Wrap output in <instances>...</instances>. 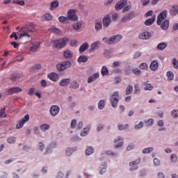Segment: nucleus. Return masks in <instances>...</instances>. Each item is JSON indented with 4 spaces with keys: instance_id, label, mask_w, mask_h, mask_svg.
Listing matches in <instances>:
<instances>
[{
    "instance_id": "f257e3e1",
    "label": "nucleus",
    "mask_w": 178,
    "mask_h": 178,
    "mask_svg": "<svg viewBox=\"0 0 178 178\" xmlns=\"http://www.w3.org/2000/svg\"><path fill=\"white\" fill-rule=\"evenodd\" d=\"M168 17V10H163L157 16L156 24L158 26H161L162 30H168L169 29V19H166Z\"/></svg>"
},
{
    "instance_id": "f03ea898",
    "label": "nucleus",
    "mask_w": 178,
    "mask_h": 178,
    "mask_svg": "<svg viewBox=\"0 0 178 178\" xmlns=\"http://www.w3.org/2000/svg\"><path fill=\"white\" fill-rule=\"evenodd\" d=\"M122 38H123V36H122V35H116L110 37L108 39L106 38H104L102 39V41H104L105 44H108V45H111V44H115V42H119V41H120Z\"/></svg>"
},
{
    "instance_id": "7ed1b4c3",
    "label": "nucleus",
    "mask_w": 178,
    "mask_h": 178,
    "mask_svg": "<svg viewBox=\"0 0 178 178\" xmlns=\"http://www.w3.org/2000/svg\"><path fill=\"white\" fill-rule=\"evenodd\" d=\"M69 42V39L67 38H63L61 39L54 41V47L60 49L66 47V44Z\"/></svg>"
},
{
    "instance_id": "20e7f679",
    "label": "nucleus",
    "mask_w": 178,
    "mask_h": 178,
    "mask_svg": "<svg viewBox=\"0 0 178 178\" xmlns=\"http://www.w3.org/2000/svg\"><path fill=\"white\" fill-rule=\"evenodd\" d=\"M111 103L113 108H116L119 103V92H115L111 97Z\"/></svg>"
},
{
    "instance_id": "39448f33",
    "label": "nucleus",
    "mask_w": 178,
    "mask_h": 178,
    "mask_svg": "<svg viewBox=\"0 0 178 178\" xmlns=\"http://www.w3.org/2000/svg\"><path fill=\"white\" fill-rule=\"evenodd\" d=\"M72 66V63L70 61H63L60 64L57 65V69L59 72H63L66 69H69Z\"/></svg>"
},
{
    "instance_id": "423d86ee",
    "label": "nucleus",
    "mask_w": 178,
    "mask_h": 178,
    "mask_svg": "<svg viewBox=\"0 0 178 178\" xmlns=\"http://www.w3.org/2000/svg\"><path fill=\"white\" fill-rule=\"evenodd\" d=\"M17 34L19 35V38H23V37L30 38V34H29L27 29L24 28V26L22 27Z\"/></svg>"
},
{
    "instance_id": "0eeeda50",
    "label": "nucleus",
    "mask_w": 178,
    "mask_h": 178,
    "mask_svg": "<svg viewBox=\"0 0 178 178\" xmlns=\"http://www.w3.org/2000/svg\"><path fill=\"white\" fill-rule=\"evenodd\" d=\"M30 120V116L29 114H26L22 120H20L18 123L16 124V129H22L24 126L26 122H29Z\"/></svg>"
},
{
    "instance_id": "6e6552de",
    "label": "nucleus",
    "mask_w": 178,
    "mask_h": 178,
    "mask_svg": "<svg viewBox=\"0 0 178 178\" xmlns=\"http://www.w3.org/2000/svg\"><path fill=\"white\" fill-rule=\"evenodd\" d=\"M67 17L70 20H72L73 22H77L79 20V17L76 15V11L74 10H70L67 12Z\"/></svg>"
},
{
    "instance_id": "1a4fd4ad",
    "label": "nucleus",
    "mask_w": 178,
    "mask_h": 178,
    "mask_svg": "<svg viewBox=\"0 0 178 178\" xmlns=\"http://www.w3.org/2000/svg\"><path fill=\"white\" fill-rule=\"evenodd\" d=\"M60 108L57 105H54L50 107L49 112L51 116H56L59 113Z\"/></svg>"
},
{
    "instance_id": "9d476101",
    "label": "nucleus",
    "mask_w": 178,
    "mask_h": 178,
    "mask_svg": "<svg viewBox=\"0 0 178 178\" xmlns=\"http://www.w3.org/2000/svg\"><path fill=\"white\" fill-rule=\"evenodd\" d=\"M126 5H127V0H120L116 3L115 8L116 10H120L121 9H123Z\"/></svg>"
},
{
    "instance_id": "9b49d317",
    "label": "nucleus",
    "mask_w": 178,
    "mask_h": 178,
    "mask_svg": "<svg viewBox=\"0 0 178 178\" xmlns=\"http://www.w3.org/2000/svg\"><path fill=\"white\" fill-rule=\"evenodd\" d=\"M23 90H22L19 87H13L8 90V94L10 95H13V94H17V92H22Z\"/></svg>"
},
{
    "instance_id": "f8f14e48",
    "label": "nucleus",
    "mask_w": 178,
    "mask_h": 178,
    "mask_svg": "<svg viewBox=\"0 0 178 178\" xmlns=\"http://www.w3.org/2000/svg\"><path fill=\"white\" fill-rule=\"evenodd\" d=\"M101 47V41H96L91 44L90 51H97Z\"/></svg>"
},
{
    "instance_id": "ddd939ff",
    "label": "nucleus",
    "mask_w": 178,
    "mask_h": 178,
    "mask_svg": "<svg viewBox=\"0 0 178 178\" xmlns=\"http://www.w3.org/2000/svg\"><path fill=\"white\" fill-rule=\"evenodd\" d=\"M54 19V16L51 13H45L42 16V20L43 22H51Z\"/></svg>"
},
{
    "instance_id": "4468645a",
    "label": "nucleus",
    "mask_w": 178,
    "mask_h": 178,
    "mask_svg": "<svg viewBox=\"0 0 178 178\" xmlns=\"http://www.w3.org/2000/svg\"><path fill=\"white\" fill-rule=\"evenodd\" d=\"M140 40H149L151 38V33L149 32H143L142 33H140L138 35Z\"/></svg>"
},
{
    "instance_id": "2eb2a0df",
    "label": "nucleus",
    "mask_w": 178,
    "mask_h": 178,
    "mask_svg": "<svg viewBox=\"0 0 178 178\" xmlns=\"http://www.w3.org/2000/svg\"><path fill=\"white\" fill-rule=\"evenodd\" d=\"M47 77L49 79V80H51V81H58V80H59V76L55 72L49 74Z\"/></svg>"
},
{
    "instance_id": "dca6fc26",
    "label": "nucleus",
    "mask_w": 178,
    "mask_h": 178,
    "mask_svg": "<svg viewBox=\"0 0 178 178\" xmlns=\"http://www.w3.org/2000/svg\"><path fill=\"white\" fill-rule=\"evenodd\" d=\"M70 81H72L70 79H63L60 81L59 86L60 87H67L70 84Z\"/></svg>"
},
{
    "instance_id": "f3484780",
    "label": "nucleus",
    "mask_w": 178,
    "mask_h": 178,
    "mask_svg": "<svg viewBox=\"0 0 178 178\" xmlns=\"http://www.w3.org/2000/svg\"><path fill=\"white\" fill-rule=\"evenodd\" d=\"M138 163H140V160L129 163V166H131L130 168L131 172H133V170H137V169L138 168L137 165H138Z\"/></svg>"
},
{
    "instance_id": "a211bd4d",
    "label": "nucleus",
    "mask_w": 178,
    "mask_h": 178,
    "mask_svg": "<svg viewBox=\"0 0 178 178\" xmlns=\"http://www.w3.org/2000/svg\"><path fill=\"white\" fill-rule=\"evenodd\" d=\"M142 86L144 87L145 91H152L154 90V86L149 83L148 81L144 82Z\"/></svg>"
},
{
    "instance_id": "6ab92c4d",
    "label": "nucleus",
    "mask_w": 178,
    "mask_h": 178,
    "mask_svg": "<svg viewBox=\"0 0 178 178\" xmlns=\"http://www.w3.org/2000/svg\"><path fill=\"white\" fill-rule=\"evenodd\" d=\"M111 17L109 15L104 17L102 20L103 26H104V27H108L109 24H111Z\"/></svg>"
},
{
    "instance_id": "aec40b11",
    "label": "nucleus",
    "mask_w": 178,
    "mask_h": 178,
    "mask_svg": "<svg viewBox=\"0 0 178 178\" xmlns=\"http://www.w3.org/2000/svg\"><path fill=\"white\" fill-rule=\"evenodd\" d=\"M24 28L26 29L29 33H34V31H35V29L34 28V24H28L24 26Z\"/></svg>"
},
{
    "instance_id": "412c9836",
    "label": "nucleus",
    "mask_w": 178,
    "mask_h": 178,
    "mask_svg": "<svg viewBox=\"0 0 178 178\" xmlns=\"http://www.w3.org/2000/svg\"><path fill=\"white\" fill-rule=\"evenodd\" d=\"M99 78V73H95L92 75H91L88 79V83H92V81H95L97 79Z\"/></svg>"
},
{
    "instance_id": "4be33fe9",
    "label": "nucleus",
    "mask_w": 178,
    "mask_h": 178,
    "mask_svg": "<svg viewBox=\"0 0 178 178\" xmlns=\"http://www.w3.org/2000/svg\"><path fill=\"white\" fill-rule=\"evenodd\" d=\"M156 19V15H153L152 17V18L147 19L145 22V26H151L152 24H154V22H155Z\"/></svg>"
},
{
    "instance_id": "5701e85b",
    "label": "nucleus",
    "mask_w": 178,
    "mask_h": 178,
    "mask_svg": "<svg viewBox=\"0 0 178 178\" xmlns=\"http://www.w3.org/2000/svg\"><path fill=\"white\" fill-rule=\"evenodd\" d=\"M59 6V1H54L50 3L49 10L54 11Z\"/></svg>"
},
{
    "instance_id": "b1692460",
    "label": "nucleus",
    "mask_w": 178,
    "mask_h": 178,
    "mask_svg": "<svg viewBox=\"0 0 178 178\" xmlns=\"http://www.w3.org/2000/svg\"><path fill=\"white\" fill-rule=\"evenodd\" d=\"M158 66H159V64H158V61H156V60H153L150 63V69L153 72H155V70H156V69H158Z\"/></svg>"
},
{
    "instance_id": "393cba45",
    "label": "nucleus",
    "mask_w": 178,
    "mask_h": 178,
    "mask_svg": "<svg viewBox=\"0 0 178 178\" xmlns=\"http://www.w3.org/2000/svg\"><path fill=\"white\" fill-rule=\"evenodd\" d=\"M40 48V42H35L33 43L32 47H31V52H35Z\"/></svg>"
},
{
    "instance_id": "a878e982",
    "label": "nucleus",
    "mask_w": 178,
    "mask_h": 178,
    "mask_svg": "<svg viewBox=\"0 0 178 178\" xmlns=\"http://www.w3.org/2000/svg\"><path fill=\"white\" fill-rule=\"evenodd\" d=\"M170 13L171 16H176V15H177V13H178L177 6H172L170 11Z\"/></svg>"
},
{
    "instance_id": "bb28decb",
    "label": "nucleus",
    "mask_w": 178,
    "mask_h": 178,
    "mask_svg": "<svg viewBox=\"0 0 178 178\" xmlns=\"http://www.w3.org/2000/svg\"><path fill=\"white\" fill-rule=\"evenodd\" d=\"M63 56L64 58H66V59H70L72 56H73V52H72L70 50H66L64 51Z\"/></svg>"
},
{
    "instance_id": "cd10ccee",
    "label": "nucleus",
    "mask_w": 178,
    "mask_h": 178,
    "mask_svg": "<svg viewBox=\"0 0 178 178\" xmlns=\"http://www.w3.org/2000/svg\"><path fill=\"white\" fill-rule=\"evenodd\" d=\"M88 43L85 42L83 44L81 45L79 47V52H85V51H87L88 49Z\"/></svg>"
},
{
    "instance_id": "c85d7f7f",
    "label": "nucleus",
    "mask_w": 178,
    "mask_h": 178,
    "mask_svg": "<svg viewBox=\"0 0 178 178\" xmlns=\"http://www.w3.org/2000/svg\"><path fill=\"white\" fill-rule=\"evenodd\" d=\"M88 60V57L82 55L78 58V62L79 63H86Z\"/></svg>"
},
{
    "instance_id": "c756f323",
    "label": "nucleus",
    "mask_w": 178,
    "mask_h": 178,
    "mask_svg": "<svg viewBox=\"0 0 178 178\" xmlns=\"http://www.w3.org/2000/svg\"><path fill=\"white\" fill-rule=\"evenodd\" d=\"M54 148H56V143L55 142L51 143L50 145L47 148L45 155L49 152V151L54 149Z\"/></svg>"
},
{
    "instance_id": "7c9ffc66",
    "label": "nucleus",
    "mask_w": 178,
    "mask_h": 178,
    "mask_svg": "<svg viewBox=\"0 0 178 178\" xmlns=\"http://www.w3.org/2000/svg\"><path fill=\"white\" fill-rule=\"evenodd\" d=\"M166 76H167V79H168V80H169V81H172V80H173V79H175V74H173V72H172V71L167 72Z\"/></svg>"
},
{
    "instance_id": "2f4dec72",
    "label": "nucleus",
    "mask_w": 178,
    "mask_h": 178,
    "mask_svg": "<svg viewBox=\"0 0 178 178\" xmlns=\"http://www.w3.org/2000/svg\"><path fill=\"white\" fill-rule=\"evenodd\" d=\"M167 47H168L167 43L161 42L157 45V49H159V51H163V49H165V48H166Z\"/></svg>"
},
{
    "instance_id": "473e14b6",
    "label": "nucleus",
    "mask_w": 178,
    "mask_h": 178,
    "mask_svg": "<svg viewBox=\"0 0 178 178\" xmlns=\"http://www.w3.org/2000/svg\"><path fill=\"white\" fill-rule=\"evenodd\" d=\"M86 155H92V154H94V147H88L87 149L85 150Z\"/></svg>"
},
{
    "instance_id": "72a5a7b5",
    "label": "nucleus",
    "mask_w": 178,
    "mask_h": 178,
    "mask_svg": "<svg viewBox=\"0 0 178 178\" xmlns=\"http://www.w3.org/2000/svg\"><path fill=\"white\" fill-rule=\"evenodd\" d=\"M40 130L42 131H47V130H49V124H42V125H40Z\"/></svg>"
},
{
    "instance_id": "f704fd0d",
    "label": "nucleus",
    "mask_w": 178,
    "mask_h": 178,
    "mask_svg": "<svg viewBox=\"0 0 178 178\" xmlns=\"http://www.w3.org/2000/svg\"><path fill=\"white\" fill-rule=\"evenodd\" d=\"M77 149V148L76 147H74V148H68L67 150H66V155L67 156H70V155H72V154H73V152L74 151H76Z\"/></svg>"
},
{
    "instance_id": "c9c22d12",
    "label": "nucleus",
    "mask_w": 178,
    "mask_h": 178,
    "mask_svg": "<svg viewBox=\"0 0 178 178\" xmlns=\"http://www.w3.org/2000/svg\"><path fill=\"white\" fill-rule=\"evenodd\" d=\"M108 73H109V71L108 70V68L106 67V66H103L102 68L101 74L102 76H106Z\"/></svg>"
},
{
    "instance_id": "e433bc0d",
    "label": "nucleus",
    "mask_w": 178,
    "mask_h": 178,
    "mask_svg": "<svg viewBox=\"0 0 178 178\" xmlns=\"http://www.w3.org/2000/svg\"><path fill=\"white\" fill-rule=\"evenodd\" d=\"M154 122L155 121L152 118H149L147 120H145V123L146 126H147V127L152 126V124H154Z\"/></svg>"
},
{
    "instance_id": "4c0bfd02",
    "label": "nucleus",
    "mask_w": 178,
    "mask_h": 178,
    "mask_svg": "<svg viewBox=\"0 0 178 178\" xmlns=\"http://www.w3.org/2000/svg\"><path fill=\"white\" fill-rule=\"evenodd\" d=\"M133 92V86L128 85L126 90V95H130Z\"/></svg>"
},
{
    "instance_id": "58836bf2",
    "label": "nucleus",
    "mask_w": 178,
    "mask_h": 178,
    "mask_svg": "<svg viewBox=\"0 0 178 178\" xmlns=\"http://www.w3.org/2000/svg\"><path fill=\"white\" fill-rule=\"evenodd\" d=\"M74 30H80L81 29V24L80 22H78L72 25Z\"/></svg>"
},
{
    "instance_id": "ea45409f",
    "label": "nucleus",
    "mask_w": 178,
    "mask_h": 178,
    "mask_svg": "<svg viewBox=\"0 0 178 178\" xmlns=\"http://www.w3.org/2000/svg\"><path fill=\"white\" fill-rule=\"evenodd\" d=\"M95 29L96 31H99L102 30V24L101 22H96L95 25Z\"/></svg>"
},
{
    "instance_id": "a19ab883",
    "label": "nucleus",
    "mask_w": 178,
    "mask_h": 178,
    "mask_svg": "<svg viewBox=\"0 0 178 178\" xmlns=\"http://www.w3.org/2000/svg\"><path fill=\"white\" fill-rule=\"evenodd\" d=\"M80 87V84L77 83V81H74L71 85V88H73V90H77Z\"/></svg>"
},
{
    "instance_id": "79ce46f5",
    "label": "nucleus",
    "mask_w": 178,
    "mask_h": 178,
    "mask_svg": "<svg viewBox=\"0 0 178 178\" xmlns=\"http://www.w3.org/2000/svg\"><path fill=\"white\" fill-rule=\"evenodd\" d=\"M88 131H90V128H84L83 131L81 132V137H86V136L88 134Z\"/></svg>"
},
{
    "instance_id": "37998d69",
    "label": "nucleus",
    "mask_w": 178,
    "mask_h": 178,
    "mask_svg": "<svg viewBox=\"0 0 178 178\" xmlns=\"http://www.w3.org/2000/svg\"><path fill=\"white\" fill-rule=\"evenodd\" d=\"M139 69L147 70V69H148V65L146 63H142L139 65Z\"/></svg>"
},
{
    "instance_id": "c03bdc74",
    "label": "nucleus",
    "mask_w": 178,
    "mask_h": 178,
    "mask_svg": "<svg viewBox=\"0 0 178 178\" xmlns=\"http://www.w3.org/2000/svg\"><path fill=\"white\" fill-rule=\"evenodd\" d=\"M7 143H8V144H15V143H16V138L13 136L8 138L7 139Z\"/></svg>"
},
{
    "instance_id": "a18cd8bd",
    "label": "nucleus",
    "mask_w": 178,
    "mask_h": 178,
    "mask_svg": "<svg viewBox=\"0 0 178 178\" xmlns=\"http://www.w3.org/2000/svg\"><path fill=\"white\" fill-rule=\"evenodd\" d=\"M152 151H154V148L147 147L143 149V154H149V152H152Z\"/></svg>"
},
{
    "instance_id": "49530a36",
    "label": "nucleus",
    "mask_w": 178,
    "mask_h": 178,
    "mask_svg": "<svg viewBox=\"0 0 178 178\" xmlns=\"http://www.w3.org/2000/svg\"><path fill=\"white\" fill-rule=\"evenodd\" d=\"M99 109H104L105 108V102L104 100H100L98 103Z\"/></svg>"
},
{
    "instance_id": "de8ad7c7",
    "label": "nucleus",
    "mask_w": 178,
    "mask_h": 178,
    "mask_svg": "<svg viewBox=\"0 0 178 178\" xmlns=\"http://www.w3.org/2000/svg\"><path fill=\"white\" fill-rule=\"evenodd\" d=\"M142 127H144V122L143 121H140L138 124L134 126V129L136 130H138V129H142Z\"/></svg>"
},
{
    "instance_id": "09e8293b",
    "label": "nucleus",
    "mask_w": 178,
    "mask_h": 178,
    "mask_svg": "<svg viewBox=\"0 0 178 178\" xmlns=\"http://www.w3.org/2000/svg\"><path fill=\"white\" fill-rule=\"evenodd\" d=\"M172 63L174 69H178V60L176 58H172Z\"/></svg>"
},
{
    "instance_id": "8fccbe9b",
    "label": "nucleus",
    "mask_w": 178,
    "mask_h": 178,
    "mask_svg": "<svg viewBox=\"0 0 178 178\" xmlns=\"http://www.w3.org/2000/svg\"><path fill=\"white\" fill-rule=\"evenodd\" d=\"M118 130H120V131L126 130V129H127L129 127V124H126L125 125L123 126V125H122L120 124H118Z\"/></svg>"
},
{
    "instance_id": "3c124183",
    "label": "nucleus",
    "mask_w": 178,
    "mask_h": 178,
    "mask_svg": "<svg viewBox=\"0 0 178 178\" xmlns=\"http://www.w3.org/2000/svg\"><path fill=\"white\" fill-rule=\"evenodd\" d=\"M49 31H51V33H55L56 34H59V33H60V30L54 27H51Z\"/></svg>"
},
{
    "instance_id": "603ef678",
    "label": "nucleus",
    "mask_w": 178,
    "mask_h": 178,
    "mask_svg": "<svg viewBox=\"0 0 178 178\" xmlns=\"http://www.w3.org/2000/svg\"><path fill=\"white\" fill-rule=\"evenodd\" d=\"M68 19L69 18L67 17L60 16L58 17V21L60 22V23H65V22L68 20Z\"/></svg>"
},
{
    "instance_id": "864d4df0",
    "label": "nucleus",
    "mask_w": 178,
    "mask_h": 178,
    "mask_svg": "<svg viewBox=\"0 0 178 178\" xmlns=\"http://www.w3.org/2000/svg\"><path fill=\"white\" fill-rule=\"evenodd\" d=\"M133 73L136 76H140L141 74V70H140L138 68H134L133 70Z\"/></svg>"
},
{
    "instance_id": "5fc2aeb1",
    "label": "nucleus",
    "mask_w": 178,
    "mask_h": 178,
    "mask_svg": "<svg viewBox=\"0 0 178 178\" xmlns=\"http://www.w3.org/2000/svg\"><path fill=\"white\" fill-rule=\"evenodd\" d=\"M13 3H16L17 5H19V6H24L26 5V3H24V1H13Z\"/></svg>"
},
{
    "instance_id": "6e6d98bb",
    "label": "nucleus",
    "mask_w": 178,
    "mask_h": 178,
    "mask_svg": "<svg viewBox=\"0 0 178 178\" xmlns=\"http://www.w3.org/2000/svg\"><path fill=\"white\" fill-rule=\"evenodd\" d=\"M0 118H6V113L5 112V108L0 110Z\"/></svg>"
},
{
    "instance_id": "4d7b16f0",
    "label": "nucleus",
    "mask_w": 178,
    "mask_h": 178,
    "mask_svg": "<svg viewBox=\"0 0 178 178\" xmlns=\"http://www.w3.org/2000/svg\"><path fill=\"white\" fill-rule=\"evenodd\" d=\"M35 92V88H31L29 90L28 95L30 97H32V95H34V93Z\"/></svg>"
},
{
    "instance_id": "13d9d810",
    "label": "nucleus",
    "mask_w": 178,
    "mask_h": 178,
    "mask_svg": "<svg viewBox=\"0 0 178 178\" xmlns=\"http://www.w3.org/2000/svg\"><path fill=\"white\" fill-rule=\"evenodd\" d=\"M170 159L172 162H177V156H176V154H172Z\"/></svg>"
},
{
    "instance_id": "bf43d9fd",
    "label": "nucleus",
    "mask_w": 178,
    "mask_h": 178,
    "mask_svg": "<svg viewBox=\"0 0 178 178\" xmlns=\"http://www.w3.org/2000/svg\"><path fill=\"white\" fill-rule=\"evenodd\" d=\"M171 115L173 118H178V111L177 110H173L171 112Z\"/></svg>"
},
{
    "instance_id": "052dcab7",
    "label": "nucleus",
    "mask_w": 178,
    "mask_h": 178,
    "mask_svg": "<svg viewBox=\"0 0 178 178\" xmlns=\"http://www.w3.org/2000/svg\"><path fill=\"white\" fill-rule=\"evenodd\" d=\"M131 18H130V16L127 15L123 17V18L122 19V22H123V23H126V22L131 20Z\"/></svg>"
},
{
    "instance_id": "680f3d73",
    "label": "nucleus",
    "mask_w": 178,
    "mask_h": 178,
    "mask_svg": "<svg viewBox=\"0 0 178 178\" xmlns=\"http://www.w3.org/2000/svg\"><path fill=\"white\" fill-rule=\"evenodd\" d=\"M77 126V121L76 120H72L71 122V127L72 129H74Z\"/></svg>"
},
{
    "instance_id": "e2e57ef3",
    "label": "nucleus",
    "mask_w": 178,
    "mask_h": 178,
    "mask_svg": "<svg viewBox=\"0 0 178 178\" xmlns=\"http://www.w3.org/2000/svg\"><path fill=\"white\" fill-rule=\"evenodd\" d=\"M141 56V51H136L134 54V59H137V58H140Z\"/></svg>"
},
{
    "instance_id": "0e129e2a",
    "label": "nucleus",
    "mask_w": 178,
    "mask_h": 178,
    "mask_svg": "<svg viewBox=\"0 0 178 178\" xmlns=\"http://www.w3.org/2000/svg\"><path fill=\"white\" fill-rule=\"evenodd\" d=\"M153 162L155 166H159L161 165V161L158 159H154Z\"/></svg>"
},
{
    "instance_id": "69168bd1",
    "label": "nucleus",
    "mask_w": 178,
    "mask_h": 178,
    "mask_svg": "<svg viewBox=\"0 0 178 178\" xmlns=\"http://www.w3.org/2000/svg\"><path fill=\"white\" fill-rule=\"evenodd\" d=\"M130 9H131V7L130 6H125L123 10H122V13H124L126 12H129V10H130Z\"/></svg>"
},
{
    "instance_id": "338daca9",
    "label": "nucleus",
    "mask_w": 178,
    "mask_h": 178,
    "mask_svg": "<svg viewBox=\"0 0 178 178\" xmlns=\"http://www.w3.org/2000/svg\"><path fill=\"white\" fill-rule=\"evenodd\" d=\"M10 38H15V40H18L19 37H17V35L16 33L13 32L10 35Z\"/></svg>"
},
{
    "instance_id": "774afa93",
    "label": "nucleus",
    "mask_w": 178,
    "mask_h": 178,
    "mask_svg": "<svg viewBox=\"0 0 178 178\" xmlns=\"http://www.w3.org/2000/svg\"><path fill=\"white\" fill-rule=\"evenodd\" d=\"M40 84L42 86V87H47V81H45V79H43L40 81Z\"/></svg>"
}]
</instances>
